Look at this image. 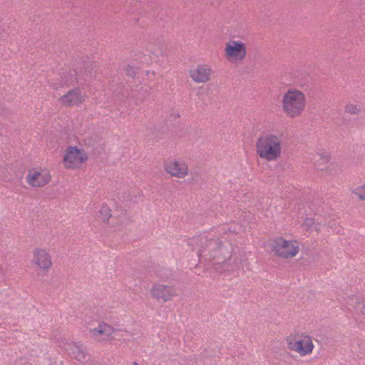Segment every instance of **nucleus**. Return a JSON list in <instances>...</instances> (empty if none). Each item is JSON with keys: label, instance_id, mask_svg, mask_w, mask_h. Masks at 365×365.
<instances>
[{"label": "nucleus", "instance_id": "obj_1", "mask_svg": "<svg viewBox=\"0 0 365 365\" xmlns=\"http://www.w3.org/2000/svg\"><path fill=\"white\" fill-rule=\"evenodd\" d=\"M188 245L196 252L200 259L203 257L205 260L214 261V265L222 264L231 257L230 252L222 246L219 239L197 235L190 238Z\"/></svg>", "mask_w": 365, "mask_h": 365}, {"label": "nucleus", "instance_id": "obj_2", "mask_svg": "<svg viewBox=\"0 0 365 365\" xmlns=\"http://www.w3.org/2000/svg\"><path fill=\"white\" fill-rule=\"evenodd\" d=\"M282 108L289 118H297L304 112L307 99L305 94L296 88H289L282 99Z\"/></svg>", "mask_w": 365, "mask_h": 365}, {"label": "nucleus", "instance_id": "obj_3", "mask_svg": "<svg viewBox=\"0 0 365 365\" xmlns=\"http://www.w3.org/2000/svg\"><path fill=\"white\" fill-rule=\"evenodd\" d=\"M256 148L259 157L268 161L276 160L281 155V140L275 135L269 134L259 138Z\"/></svg>", "mask_w": 365, "mask_h": 365}, {"label": "nucleus", "instance_id": "obj_4", "mask_svg": "<svg viewBox=\"0 0 365 365\" xmlns=\"http://www.w3.org/2000/svg\"><path fill=\"white\" fill-rule=\"evenodd\" d=\"M269 246L275 255L284 259L292 258L299 252L296 241H289L279 237L272 240Z\"/></svg>", "mask_w": 365, "mask_h": 365}, {"label": "nucleus", "instance_id": "obj_5", "mask_svg": "<svg viewBox=\"0 0 365 365\" xmlns=\"http://www.w3.org/2000/svg\"><path fill=\"white\" fill-rule=\"evenodd\" d=\"M246 56V46L240 41H230L226 43L225 56L229 61H242Z\"/></svg>", "mask_w": 365, "mask_h": 365}, {"label": "nucleus", "instance_id": "obj_6", "mask_svg": "<svg viewBox=\"0 0 365 365\" xmlns=\"http://www.w3.org/2000/svg\"><path fill=\"white\" fill-rule=\"evenodd\" d=\"M150 296L158 301L162 300L163 302L172 300L176 295V291L172 286L155 283L150 289Z\"/></svg>", "mask_w": 365, "mask_h": 365}, {"label": "nucleus", "instance_id": "obj_7", "mask_svg": "<svg viewBox=\"0 0 365 365\" xmlns=\"http://www.w3.org/2000/svg\"><path fill=\"white\" fill-rule=\"evenodd\" d=\"M86 159L83 150L77 149L76 147H69L63 158V164L66 168L78 167Z\"/></svg>", "mask_w": 365, "mask_h": 365}, {"label": "nucleus", "instance_id": "obj_8", "mask_svg": "<svg viewBox=\"0 0 365 365\" xmlns=\"http://www.w3.org/2000/svg\"><path fill=\"white\" fill-rule=\"evenodd\" d=\"M115 331L116 329L105 322L99 323L97 327L89 329L91 338L98 342L114 339L113 334Z\"/></svg>", "mask_w": 365, "mask_h": 365}, {"label": "nucleus", "instance_id": "obj_9", "mask_svg": "<svg viewBox=\"0 0 365 365\" xmlns=\"http://www.w3.org/2000/svg\"><path fill=\"white\" fill-rule=\"evenodd\" d=\"M31 263L43 271H47L52 266V260L49 253L40 248H36L33 251Z\"/></svg>", "mask_w": 365, "mask_h": 365}, {"label": "nucleus", "instance_id": "obj_10", "mask_svg": "<svg viewBox=\"0 0 365 365\" xmlns=\"http://www.w3.org/2000/svg\"><path fill=\"white\" fill-rule=\"evenodd\" d=\"M164 168L168 173L178 178H183L188 173L187 165L183 161L170 160L165 163Z\"/></svg>", "mask_w": 365, "mask_h": 365}, {"label": "nucleus", "instance_id": "obj_11", "mask_svg": "<svg viewBox=\"0 0 365 365\" xmlns=\"http://www.w3.org/2000/svg\"><path fill=\"white\" fill-rule=\"evenodd\" d=\"M84 101L80 89L77 88L68 91L58 99L60 104L66 107L79 106Z\"/></svg>", "mask_w": 365, "mask_h": 365}, {"label": "nucleus", "instance_id": "obj_12", "mask_svg": "<svg viewBox=\"0 0 365 365\" xmlns=\"http://www.w3.org/2000/svg\"><path fill=\"white\" fill-rule=\"evenodd\" d=\"M51 180V176L47 173H41L36 170H29L26 182L32 187H42Z\"/></svg>", "mask_w": 365, "mask_h": 365}, {"label": "nucleus", "instance_id": "obj_13", "mask_svg": "<svg viewBox=\"0 0 365 365\" xmlns=\"http://www.w3.org/2000/svg\"><path fill=\"white\" fill-rule=\"evenodd\" d=\"M211 70L207 66L199 65L190 70V78L197 83H206L210 80Z\"/></svg>", "mask_w": 365, "mask_h": 365}, {"label": "nucleus", "instance_id": "obj_14", "mask_svg": "<svg viewBox=\"0 0 365 365\" xmlns=\"http://www.w3.org/2000/svg\"><path fill=\"white\" fill-rule=\"evenodd\" d=\"M69 354L80 362H86L88 360V356L82 345L73 343L69 345Z\"/></svg>", "mask_w": 365, "mask_h": 365}, {"label": "nucleus", "instance_id": "obj_15", "mask_svg": "<svg viewBox=\"0 0 365 365\" xmlns=\"http://www.w3.org/2000/svg\"><path fill=\"white\" fill-rule=\"evenodd\" d=\"M329 160L330 155L327 152L317 153L314 157L315 165L319 170H324Z\"/></svg>", "mask_w": 365, "mask_h": 365}, {"label": "nucleus", "instance_id": "obj_16", "mask_svg": "<svg viewBox=\"0 0 365 365\" xmlns=\"http://www.w3.org/2000/svg\"><path fill=\"white\" fill-rule=\"evenodd\" d=\"M302 343V349L298 353L301 356L311 354L314 349V344L310 336H306L303 339L299 340Z\"/></svg>", "mask_w": 365, "mask_h": 365}, {"label": "nucleus", "instance_id": "obj_17", "mask_svg": "<svg viewBox=\"0 0 365 365\" xmlns=\"http://www.w3.org/2000/svg\"><path fill=\"white\" fill-rule=\"evenodd\" d=\"M148 51L156 57L162 56L165 53V45L162 42L150 43L148 46Z\"/></svg>", "mask_w": 365, "mask_h": 365}, {"label": "nucleus", "instance_id": "obj_18", "mask_svg": "<svg viewBox=\"0 0 365 365\" xmlns=\"http://www.w3.org/2000/svg\"><path fill=\"white\" fill-rule=\"evenodd\" d=\"M82 73V78L84 80V81H86L87 80L88 78H90L91 77V72L90 71H88L87 69H85L84 71L83 72L82 71V69H80L79 71H77V69H75L74 70V76L71 78V79L69 81H66V84H73L74 83H78L80 79L78 76H80V73Z\"/></svg>", "mask_w": 365, "mask_h": 365}, {"label": "nucleus", "instance_id": "obj_19", "mask_svg": "<svg viewBox=\"0 0 365 365\" xmlns=\"http://www.w3.org/2000/svg\"><path fill=\"white\" fill-rule=\"evenodd\" d=\"M344 110L346 113L352 114V115H359L361 111V108L360 105L354 104V103H347L344 106Z\"/></svg>", "mask_w": 365, "mask_h": 365}, {"label": "nucleus", "instance_id": "obj_20", "mask_svg": "<svg viewBox=\"0 0 365 365\" xmlns=\"http://www.w3.org/2000/svg\"><path fill=\"white\" fill-rule=\"evenodd\" d=\"M287 347L289 349L292 351H295L296 352H299L302 349V343L299 340H294L292 338H288L287 339Z\"/></svg>", "mask_w": 365, "mask_h": 365}, {"label": "nucleus", "instance_id": "obj_21", "mask_svg": "<svg viewBox=\"0 0 365 365\" xmlns=\"http://www.w3.org/2000/svg\"><path fill=\"white\" fill-rule=\"evenodd\" d=\"M111 210L106 205H103L100 210V217L102 220L105 222H108L111 217Z\"/></svg>", "mask_w": 365, "mask_h": 365}, {"label": "nucleus", "instance_id": "obj_22", "mask_svg": "<svg viewBox=\"0 0 365 365\" xmlns=\"http://www.w3.org/2000/svg\"><path fill=\"white\" fill-rule=\"evenodd\" d=\"M353 193L357 195L361 201L365 200V183L354 189Z\"/></svg>", "mask_w": 365, "mask_h": 365}, {"label": "nucleus", "instance_id": "obj_23", "mask_svg": "<svg viewBox=\"0 0 365 365\" xmlns=\"http://www.w3.org/2000/svg\"><path fill=\"white\" fill-rule=\"evenodd\" d=\"M314 225V219H312V218H306L304 220V222L302 224V227H304V230H309L312 227H313Z\"/></svg>", "mask_w": 365, "mask_h": 365}, {"label": "nucleus", "instance_id": "obj_24", "mask_svg": "<svg viewBox=\"0 0 365 365\" xmlns=\"http://www.w3.org/2000/svg\"><path fill=\"white\" fill-rule=\"evenodd\" d=\"M125 72L128 76L134 78L135 75V68L130 65H127L125 68Z\"/></svg>", "mask_w": 365, "mask_h": 365}, {"label": "nucleus", "instance_id": "obj_25", "mask_svg": "<svg viewBox=\"0 0 365 365\" xmlns=\"http://www.w3.org/2000/svg\"><path fill=\"white\" fill-rule=\"evenodd\" d=\"M314 227L315 231L319 232L321 229V224L320 223H315L313 226Z\"/></svg>", "mask_w": 365, "mask_h": 365}, {"label": "nucleus", "instance_id": "obj_26", "mask_svg": "<svg viewBox=\"0 0 365 365\" xmlns=\"http://www.w3.org/2000/svg\"><path fill=\"white\" fill-rule=\"evenodd\" d=\"M361 314L365 317V305L361 308Z\"/></svg>", "mask_w": 365, "mask_h": 365}, {"label": "nucleus", "instance_id": "obj_27", "mask_svg": "<svg viewBox=\"0 0 365 365\" xmlns=\"http://www.w3.org/2000/svg\"><path fill=\"white\" fill-rule=\"evenodd\" d=\"M133 365H138V363H137L136 361H134V362L133 363Z\"/></svg>", "mask_w": 365, "mask_h": 365}]
</instances>
